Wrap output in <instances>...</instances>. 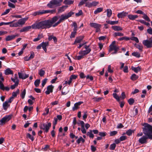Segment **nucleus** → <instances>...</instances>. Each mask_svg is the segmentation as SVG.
Returning a JSON list of instances; mask_svg holds the SVG:
<instances>
[{
  "label": "nucleus",
  "mask_w": 152,
  "mask_h": 152,
  "mask_svg": "<svg viewBox=\"0 0 152 152\" xmlns=\"http://www.w3.org/2000/svg\"><path fill=\"white\" fill-rule=\"evenodd\" d=\"M59 18L58 16H55L51 19L37 22L32 25V28L39 29L50 28L53 27V24L58 20Z\"/></svg>",
  "instance_id": "1"
},
{
  "label": "nucleus",
  "mask_w": 152,
  "mask_h": 152,
  "mask_svg": "<svg viewBox=\"0 0 152 152\" xmlns=\"http://www.w3.org/2000/svg\"><path fill=\"white\" fill-rule=\"evenodd\" d=\"M143 131L145 135L143 136L138 140L139 142L141 144L147 143L148 139L152 140V126L148 124H145Z\"/></svg>",
  "instance_id": "2"
},
{
  "label": "nucleus",
  "mask_w": 152,
  "mask_h": 152,
  "mask_svg": "<svg viewBox=\"0 0 152 152\" xmlns=\"http://www.w3.org/2000/svg\"><path fill=\"white\" fill-rule=\"evenodd\" d=\"M74 14V12L70 11L67 14L65 15H62L61 16V18L56 23L53 25V27H55L59 24L61 22H62L65 20L68 19L71 16Z\"/></svg>",
  "instance_id": "3"
},
{
  "label": "nucleus",
  "mask_w": 152,
  "mask_h": 152,
  "mask_svg": "<svg viewBox=\"0 0 152 152\" xmlns=\"http://www.w3.org/2000/svg\"><path fill=\"white\" fill-rule=\"evenodd\" d=\"M89 45L88 46L86 45H85L84 46V47L86 49V50H82L80 51L79 52V54H82L84 56L87 55L91 51L90 48H89Z\"/></svg>",
  "instance_id": "4"
},
{
  "label": "nucleus",
  "mask_w": 152,
  "mask_h": 152,
  "mask_svg": "<svg viewBox=\"0 0 152 152\" xmlns=\"http://www.w3.org/2000/svg\"><path fill=\"white\" fill-rule=\"evenodd\" d=\"M72 26H74V28L73 29V31L71 32L70 36V38H74L75 37V35L76 34L77 31V26L76 22H73Z\"/></svg>",
  "instance_id": "5"
},
{
  "label": "nucleus",
  "mask_w": 152,
  "mask_h": 152,
  "mask_svg": "<svg viewBox=\"0 0 152 152\" xmlns=\"http://www.w3.org/2000/svg\"><path fill=\"white\" fill-rule=\"evenodd\" d=\"M51 123H48L47 124H43L41 125L40 128L43 130H45V132L47 133L48 132L50 127L51 126Z\"/></svg>",
  "instance_id": "6"
},
{
  "label": "nucleus",
  "mask_w": 152,
  "mask_h": 152,
  "mask_svg": "<svg viewBox=\"0 0 152 152\" xmlns=\"http://www.w3.org/2000/svg\"><path fill=\"white\" fill-rule=\"evenodd\" d=\"M90 26L96 29V32H99L100 31V28H101V25L100 24L96 23H90Z\"/></svg>",
  "instance_id": "7"
},
{
  "label": "nucleus",
  "mask_w": 152,
  "mask_h": 152,
  "mask_svg": "<svg viewBox=\"0 0 152 152\" xmlns=\"http://www.w3.org/2000/svg\"><path fill=\"white\" fill-rule=\"evenodd\" d=\"M142 44L147 48H151L152 47V39L151 40H144L142 41Z\"/></svg>",
  "instance_id": "8"
},
{
  "label": "nucleus",
  "mask_w": 152,
  "mask_h": 152,
  "mask_svg": "<svg viewBox=\"0 0 152 152\" xmlns=\"http://www.w3.org/2000/svg\"><path fill=\"white\" fill-rule=\"evenodd\" d=\"M11 118V116L10 115H6L1 120V123L0 125H3L5 124L6 122L9 121Z\"/></svg>",
  "instance_id": "9"
},
{
  "label": "nucleus",
  "mask_w": 152,
  "mask_h": 152,
  "mask_svg": "<svg viewBox=\"0 0 152 152\" xmlns=\"http://www.w3.org/2000/svg\"><path fill=\"white\" fill-rule=\"evenodd\" d=\"M77 124L79 125L80 124L81 125V131L83 134H85L86 133V131L84 128L85 123L82 121L79 120V122H78Z\"/></svg>",
  "instance_id": "10"
},
{
  "label": "nucleus",
  "mask_w": 152,
  "mask_h": 152,
  "mask_svg": "<svg viewBox=\"0 0 152 152\" xmlns=\"http://www.w3.org/2000/svg\"><path fill=\"white\" fill-rule=\"evenodd\" d=\"M115 41H113L112 42L111 44L109 46V51L111 52L113 50L116 49H119V48L115 45Z\"/></svg>",
  "instance_id": "11"
},
{
  "label": "nucleus",
  "mask_w": 152,
  "mask_h": 152,
  "mask_svg": "<svg viewBox=\"0 0 152 152\" xmlns=\"http://www.w3.org/2000/svg\"><path fill=\"white\" fill-rule=\"evenodd\" d=\"M19 36V35L18 34L8 35L5 38V40L6 41H11L15 39L16 37H18Z\"/></svg>",
  "instance_id": "12"
},
{
  "label": "nucleus",
  "mask_w": 152,
  "mask_h": 152,
  "mask_svg": "<svg viewBox=\"0 0 152 152\" xmlns=\"http://www.w3.org/2000/svg\"><path fill=\"white\" fill-rule=\"evenodd\" d=\"M62 1V0H52L50 1V3L52 4L59 6L61 5L60 3Z\"/></svg>",
  "instance_id": "13"
},
{
  "label": "nucleus",
  "mask_w": 152,
  "mask_h": 152,
  "mask_svg": "<svg viewBox=\"0 0 152 152\" xmlns=\"http://www.w3.org/2000/svg\"><path fill=\"white\" fill-rule=\"evenodd\" d=\"M53 86L52 85L48 86H47V90L45 92V93L46 94H49L50 93H51L53 91Z\"/></svg>",
  "instance_id": "14"
},
{
  "label": "nucleus",
  "mask_w": 152,
  "mask_h": 152,
  "mask_svg": "<svg viewBox=\"0 0 152 152\" xmlns=\"http://www.w3.org/2000/svg\"><path fill=\"white\" fill-rule=\"evenodd\" d=\"M28 18H23L18 20V22L19 26H22L23 25H24L26 21L28 20Z\"/></svg>",
  "instance_id": "15"
},
{
  "label": "nucleus",
  "mask_w": 152,
  "mask_h": 152,
  "mask_svg": "<svg viewBox=\"0 0 152 152\" xmlns=\"http://www.w3.org/2000/svg\"><path fill=\"white\" fill-rule=\"evenodd\" d=\"M31 28H32V25L31 26L24 27L21 29L20 30V32H27L31 29Z\"/></svg>",
  "instance_id": "16"
},
{
  "label": "nucleus",
  "mask_w": 152,
  "mask_h": 152,
  "mask_svg": "<svg viewBox=\"0 0 152 152\" xmlns=\"http://www.w3.org/2000/svg\"><path fill=\"white\" fill-rule=\"evenodd\" d=\"M42 47L44 51L46 52L47 49L46 48V47L49 45V42H43L41 43Z\"/></svg>",
  "instance_id": "17"
},
{
  "label": "nucleus",
  "mask_w": 152,
  "mask_h": 152,
  "mask_svg": "<svg viewBox=\"0 0 152 152\" xmlns=\"http://www.w3.org/2000/svg\"><path fill=\"white\" fill-rule=\"evenodd\" d=\"M18 73L19 78L23 79H26L29 76L28 75L23 74L20 72H18Z\"/></svg>",
  "instance_id": "18"
},
{
  "label": "nucleus",
  "mask_w": 152,
  "mask_h": 152,
  "mask_svg": "<svg viewBox=\"0 0 152 152\" xmlns=\"http://www.w3.org/2000/svg\"><path fill=\"white\" fill-rule=\"evenodd\" d=\"M128 13L124 11L118 13V14L117 16L118 18H122L126 16L128 14Z\"/></svg>",
  "instance_id": "19"
},
{
  "label": "nucleus",
  "mask_w": 152,
  "mask_h": 152,
  "mask_svg": "<svg viewBox=\"0 0 152 152\" xmlns=\"http://www.w3.org/2000/svg\"><path fill=\"white\" fill-rule=\"evenodd\" d=\"M84 38L83 36H80L79 37H77L75 41L74 44H76L77 43H80L82 41Z\"/></svg>",
  "instance_id": "20"
},
{
  "label": "nucleus",
  "mask_w": 152,
  "mask_h": 152,
  "mask_svg": "<svg viewBox=\"0 0 152 152\" xmlns=\"http://www.w3.org/2000/svg\"><path fill=\"white\" fill-rule=\"evenodd\" d=\"M83 103V102H79L75 103L74 104V106L72 107L73 110L75 111L77 110L78 108V106Z\"/></svg>",
  "instance_id": "21"
},
{
  "label": "nucleus",
  "mask_w": 152,
  "mask_h": 152,
  "mask_svg": "<svg viewBox=\"0 0 152 152\" xmlns=\"http://www.w3.org/2000/svg\"><path fill=\"white\" fill-rule=\"evenodd\" d=\"M67 7V6H63L61 7H59L58 9V14L61 13L64 11L66 9Z\"/></svg>",
  "instance_id": "22"
},
{
  "label": "nucleus",
  "mask_w": 152,
  "mask_h": 152,
  "mask_svg": "<svg viewBox=\"0 0 152 152\" xmlns=\"http://www.w3.org/2000/svg\"><path fill=\"white\" fill-rule=\"evenodd\" d=\"M112 28L115 31H118L122 30V28L121 27L117 26H112Z\"/></svg>",
  "instance_id": "23"
},
{
  "label": "nucleus",
  "mask_w": 152,
  "mask_h": 152,
  "mask_svg": "<svg viewBox=\"0 0 152 152\" xmlns=\"http://www.w3.org/2000/svg\"><path fill=\"white\" fill-rule=\"evenodd\" d=\"M138 16L137 15H128V18L130 20H133L137 18Z\"/></svg>",
  "instance_id": "24"
},
{
  "label": "nucleus",
  "mask_w": 152,
  "mask_h": 152,
  "mask_svg": "<svg viewBox=\"0 0 152 152\" xmlns=\"http://www.w3.org/2000/svg\"><path fill=\"white\" fill-rule=\"evenodd\" d=\"M16 81L14 85H12L11 86V88L12 89H14L18 85L19 80L18 79V77H16Z\"/></svg>",
  "instance_id": "25"
},
{
  "label": "nucleus",
  "mask_w": 152,
  "mask_h": 152,
  "mask_svg": "<svg viewBox=\"0 0 152 152\" xmlns=\"http://www.w3.org/2000/svg\"><path fill=\"white\" fill-rule=\"evenodd\" d=\"M5 74L6 75L13 74V72L10 69L8 68L5 71Z\"/></svg>",
  "instance_id": "26"
},
{
  "label": "nucleus",
  "mask_w": 152,
  "mask_h": 152,
  "mask_svg": "<svg viewBox=\"0 0 152 152\" xmlns=\"http://www.w3.org/2000/svg\"><path fill=\"white\" fill-rule=\"evenodd\" d=\"M9 106L10 104H8V103L7 102V101H5L3 103V107L4 110H6Z\"/></svg>",
  "instance_id": "27"
},
{
  "label": "nucleus",
  "mask_w": 152,
  "mask_h": 152,
  "mask_svg": "<svg viewBox=\"0 0 152 152\" xmlns=\"http://www.w3.org/2000/svg\"><path fill=\"white\" fill-rule=\"evenodd\" d=\"M131 69L135 73H137L140 70V68L139 66L136 67H134V66H132L131 67Z\"/></svg>",
  "instance_id": "28"
},
{
  "label": "nucleus",
  "mask_w": 152,
  "mask_h": 152,
  "mask_svg": "<svg viewBox=\"0 0 152 152\" xmlns=\"http://www.w3.org/2000/svg\"><path fill=\"white\" fill-rule=\"evenodd\" d=\"M42 34H39L38 35V36L37 38L34 39L33 40L34 42H37L39 41L42 38Z\"/></svg>",
  "instance_id": "29"
},
{
  "label": "nucleus",
  "mask_w": 152,
  "mask_h": 152,
  "mask_svg": "<svg viewBox=\"0 0 152 152\" xmlns=\"http://www.w3.org/2000/svg\"><path fill=\"white\" fill-rule=\"evenodd\" d=\"M138 78V76L135 74H133L131 75L130 79L134 81L137 80Z\"/></svg>",
  "instance_id": "30"
},
{
  "label": "nucleus",
  "mask_w": 152,
  "mask_h": 152,
  "mask_svg": "<svg viewBox=\"0 0 152 152\" xmlns=\"http://www.w3.org/2000/svg\"><path fill=\"white\" fill-rule=\"evenodd\" d=\"M74 1L70 0H65L64 1V3L66 5H70L72 4Z\"/></svg>",
  "instance_id": "31"
},
{
  "label": "nucleus",
  "mask_w": 152,
  "mask_h": 152,
  "mask_svg": "<svg viewBox=\"0 0 152 152\" xmlns=\"http://www.w3.org/2000/svg\"><path fill=\"white\" fill-rule=\"evenodd\" d=\"M87 135L88 136L90 137L93 138L94 137V135L92 133V130H90L87 133Z\"/></svg>",
  "instance_id": "32"
},
{
  "label": "nucleus",
  "mask_w": 152,
  "mask_h": 152,
  "mask_svg": "<svg viewBox=\"0 0 152 152\" xmlns=\"http://www.w3.org/2000/svg\"><path fill=\"white\" fill-rule=\"evenodd\" d=\"M137 21L142 24H144L147 26H149L150 25V23H148L146 22L144 20H139Z\"/></svg>",
  "instance_id": "33"
},
{
  "label": "nucleus",
  "mask_w": 152,
  "mask_h": 152,
  "mask_svg": "<svg viewBox=\"0 0 152 152\" xmlns=\"http://www.w3.org/2000/svg\"><path fill=\"white\" fill-rule=\"evenodd\" d=\"M85 141V140L81 136L76 141V142L78 144H79L81 142H82L83 143Z\"/></svg>",
  "instance_id": "34"
},
{
  "label": "nucleus",
  "mask_w": 152,
  "mask_h": 152,
  "mask_svg": "<svg viewBox=\"0 0 152 152\" xmlns=\"http://www.w3.org/2000/svg\"><path fill=\"white\" fill-rule=\"evenodd\" d=\"M103 10V9L102 8H98L94 11V14H96L100 12H101Z\"/></svg>",
  "instance_id": "35"
},
{
  "label": "nucleus",
  "mask_w": 152,
  "mask_h": 152,
  "mask_svg": "<svg viewBox=\"0 0 152 152\" xmlns=\"http://www.w3.org/2000/svg\"><path fill=\"white\" fill-rule=\"evenodd\" d=\"M106 22L108 24L111 25H115L117 24L118 23V21H112L111 20H107Z\"/></svg>",
  "instance_id": "36"
},
{
  "label": "nucleus",
  "mask_w": 152,
  "mask_h": 152,
  "mask_svg": "<svg viewBox=\"0 0 152 152\" xmlns=\"http://www.w3.org/2000/svg\"><path fill=\"white\" fill-rule=\"evenodd\" d=\"M142 17L145 20L148 22H150L151 21L149 18L145 14V13H144V14L143 16H142Z\"/></svg>",
  "instance_id": "37"
},
{
  "label": "nucleus",
  "mask_w": 152,
  "mask_h": 152,
  "mask_svg": "<svg viewBox=\"0 0 152 152\" xmlns=\"http://www.w3.org/2000/svg\"><path fill=\"white\" fill-rule=\"evenodd\" d=\"M40 83V79H37L35 80L34 82V84L36 87H38Z\"/></svg>",
  "instance_id": "38"
},
{
  "label": "nucleus",
  "mask_w": 152,
  "mask_h": 152,
  "mask_svg": "<svg viewBox=\"0 0 152 152\" xmlns=\"http://www.w3.org/2000/svg\"><path fill=\"white\" fill-rule=\"evenodd\" d=\"M132 55L137 58H139L140 56V54L137 52H134L132 53Z\"/></svg>",
  "instance_id": "39"
},
{
  "label": "nucleus",
  "mask_w": 152,
  "mask_h": 152,
  "mask_svg": "<svg viewBox=\"0 0 152 152\" xmlns=\"http://www.w3.org/2000/svg\"><path fill=\"white\" fill-rule=\"evenodd\" d=\"M113 97L116 99L117 101L119 102L120 97L119 96L115 93H114L113 94Z\"/></svg>",
  "instance_id": "40"
},
{
  "label": "nucleus",
  "mask_w": 152,
  "mask_h": 152,
  "mask_svg": "<svg viewBox=\"0 0 152 152\" xmlns=\"http://www.w3.org/2000/svg\"><path fill=\"white\" fill-rule=\"evenodd\" d=\"M19 92L20 91L19 89H18L15 92H13L12 93V97H16L17 96V94L19 93Z\"/></svg>",
  "instance_id": "41"
},
{
  "label": "nucleus",
  "mask_w": 152,
  "mask_h": 152,
  "mask_svg": "<svg viewBox=\"0 0 152 152\" xmlns=\"http://www.w3.org/2000/svg\"><path fill=\"white\" fill-rule=\"evenodd\" d=\"M135 47L137 48L140 51L142 52V49L143 47L142 45H139L136 44Z\"/></svg>",
  "instance_id": "42"
},
{
  "label": "nucleus",
  "mask_w": 152,
  "mask_h": 152,
  "mask_svg": "<svg viewBox=\"0 0 152 152\" xmlns=\"http://www.w3.org/2000/svg\"><path fill=\"white\" fill-rule=\"evenodd\" d=\"M10 26L11 27H18L20 26L18 22L14 23L10 25Z\"/></svg>",
  "instance_id": "43"
},
{
  "label": "nucleus",
  "mask_w": 152,
  "mask_h": 152,
  "mask_svg": "<svg viewBox=\"0 0 152 152\" xmlns=\"http://www.w3.org/2000/svg\"><path fill=\"white\" fill-rule=\"evenodd\" d=\"M112 13V10H111L110 9H108L107 10V16L109 18L110 17Z\"/></svg>",
  "instance_id": "44"
},
{
  "label": "nucleus",
  "mask_w": 152,
  "mask_h": 152,
  "mask_svg": "<svg viewBox=\"0 0 152 152\" xmlns=\"http://www.w3.org/2000/svg\"><path fill=\"white\" fill-rule=\"evenodd\" d=\"M134 130L131 129L128 130L126 132V134L128 136H130L132 134V133L134 132Z\"/></svg>",
  "instance_id": "45"
},
{
  "label": "nucleus",
  "mask_w": 152,
  "mask_h": 152,
  "mask_svg": "<svg viewBox=\"0 0 152 152\" xmlns=\"http://www.w3.org/2000/svg\"><path fill=\"white\" fill-rule=\"evenodd\" d=\"M38 73L40 76L42 77L44 75L45 72L44 70L40 69L39 70Z\"/></svg>",
  "instance_id": "46"
},
{
  "label": "nucleus",
  "mask_w": 152,
  "mask_h": 152,
  "mask_svg": "<svg viewBox=\"0 0 152 152\" xmlns=\"http://www.w3.org/2000/svg\"><path fill=\"white\" fill-rule=\"evenodd\" d=\"M38 15H42L43 14H46L47 13V11H46V10H39L38 11Z\"/></svg>",
  "instance_id": "47"
},
{
  "label": "nucleus",
  "mask_w": 152,
  "mask_h": 152,
  "mask_svg": "<svg viewBox=\"0 0 152 152\" xmlns=\"http://www.w3.org/2000/svg\"><path fill=\"white\" fill-rule=\"evenodd\" d=\"M26 137L27 138H29V139L33 141L34 140V137L32 136L31 134H30L29 133H27L26 134Z\"/></svg>",
  "instance_id": "48"
},
{
  "label": "nucleus",
  "mask_w": 152,
  "mask_h": 152,
  "mask_svg": "<svg viewBox=\"0 0 152 152\" xmlns=\"http://www.w3.org/2000/svg\"><path fill=\"white\" fill-rule=\"evenodd\" d=\"M116 146V145L115 143H113L110 145V150H113L115 149Z\"/></svg>",
  "instance_id": "49"
},
{
  "label": "nucleus",
  "mask_w": 152,
  "mask_h": 152,
  "mask_svg": "<svg viewBox=\"0 0 152 152\" xmlns=\"http://www.w3.org/2000/svg\"><path fill=\"white\" fill-rule=\"evenodd\" d=\"M128 102L130 105H132L134 102V100L133 98H130L128 100Z\"/></svg>",
  "instance_id": "50"
},
{
  "label": "nucleus",
  "mask_w": 152,
  "mask_h": 152,
  "mask_svg": "<svg viewBox=\"0 0 152 152\" xmlns=\"http://www.w3.org/2000/svg\"><path fill=\"white\" fill-rule=\"evenodd\" d=\"M124 34L123 33H120V32H115L114 33V36L115 37L119 36H123L124 35Z\"/></svg>",
  "instance_id": "51"
},
{
  "label": "nucleus",
  "mask_w": 152,
  "mask_h": 152,
  "mask_svg": "<svg viewBox=\"0 0 152 152\" xmlns=\"http://www.w3.org/2000/svg\"><path fill=\"white\" fill-rule=\"evenodd\" d=\"M26 93V90L25 89L23 90V91L21 92V96L22 99H24L25 97Z\"/></svg>",
  "instance_id": "52"
},
{
  "label": "nucleus",
  "mask_w": 152,
  "mask_h": 152,
  "mask_svg": "<svg viewBox=\"0 0 152 152\" xmlns=\"http://www.w3.org/2000/svg\"><path fill=\"white\" fill-rule=\"evenodd\" d=\"M130 39L135 41L137 43H138L139 42L138 39L137 37H132L130 38Z\"/></svg>",
  "instance_id": "53"
},
{
  "label": "nucleus",
  "mask_w": 152,
  "mask_h": 152,
  "mask_svg": "<svg viewBox=\"0 0 152 152\" xmlns=\"http://www.w3.org/2000/svg\"><path fill=\"white\" fill-rule=\"evenodd\" d=\"M99 4V2L96 1H94L91 2V7H92L95 6Z\"/></svg>",
  "instance_id": "54"
},
{
  "label": "nucleus",
  "mask_w": 152,
  "mask_h": 152,
  "mask_svg": "<svg viewBox=\"0 0 152 152\" xmlns=\"http://www.w3.org/2000/svg\"><path fill=\"white\" fill-rule=\"evenodd\" d=\"M129 39H130V38L129 37H122L118 39V40H120V41H121L125 39L126 40H129Z\"/></svg>",
  "instance_id": "55"
},
{
  "label": "nucleus",
  "mask_w": 152,
  "mask_h": 152,
  "mask_svg": "<svg viewBox=\"0 0 152 152\" xmlns=\"http://www.w3.org/2000/svg\"><path fill=\"white\" fill-rule=\"evenodd\" d=\"M80 55V56H75L76 58H75V59L79 60L81 59L82 58H83V57L84 56H83L82 54Z\"/></svg>",
  "instance_id": "56"
},
{
  "label": "nucleus",
  "mask_w": 152,
  "mask_h": 152,
  "mask_svg": "<svg viewBox=\"0 0 152 152\" xmlns=\"http://www.w3.org/2000/svg\"><path fill=\"white\" fill-rule=\"evenodd\" d=\"M118 133V132L116 131H112L110 133V136H113L116 135Z\"/></svg>",
  "instance_id": "57"
},
{
  "label": "nucleus",
  "mask_w": 152,
  "mask_h": 152,
  "mask_svg": "<svg viewBox=\"0 0 152 152\" xmlns=\"http://www.w3.org/2000/svg\"><path fill=\"white\" fill-rule=\"evenodd\" d=\"M93 99H94L95 101L98 102H99L101 100L103 99V98L102 97H95L93 98Z\"/></svg>",
  "instance_id": "58"
},
{
  "label": "nucleus",
  "mask_w": 152,
  "mask_h": 152,
  "mask_svg": "<svg viewBox=\"0 0 152 152\" xmlns=\"http://www.w3.org/2000/svg\"><path fill=\"white\" fill-rule=\"evenodd\" d=\"M49 108L48 107L46 108L45 109V111L46 112V113H43L42 115H47L49 112Z\"/></svg>",
  "instance_id": "59"
},
{
  "label": "nucleus",
  "mask_w": 152,
  "mask_h": 152,
  "mask_svg": "<svg viewBox=\"0 0 152 152\" xmlns=\"http://www.w3.org/2000/svg\"><path fill=\"white\" fill-rule=\"evenodd\" d=\"M77 77V76L74 75H71L69 78L70 80H73L75 79Z\"/></svg>",
  "instance_id": "60"
},
{
  "label": "nucleus",
  "mask_w": 152,
  "mask_h": 152,
  "mask_svg": "<svg viewBox=\"0 0 152 152\" xmlns=\"http://www.w3.org/2000/svg\"><path fill=\"white\" fill-rule=\"evenodd\" d=\"M48 79L47 78H45L42 81V86L43 87L46 83Z\"/></svg>",
  "instance_id": "61"
},
{
  "label": "nucleus",
  "mask_w": 152,
  "mask_h": 152,
  "mask_svg": "<svg viewBox=\"0 0 152 152\" xmlns=\"http://www.w3.org/2000/svg\"><path fill=\"white\" fill-rule=\"evenodd\" d=\"M11 10V9H7L4 12H3V13H2L1 14V15H4L7 14L10 12V10Z\"/></svg>",
  "instance_id": "62"
},
{
  "label": "nucleus",
  "mask_w": 152,
  "mask_h": 152,
  "mask_svg": "<svg viewBox=\"0 0 152 152\" xmlns=\"http://www.w3.org/2000/svg\"><path fill=\"white\" fill-rule=\"evenodd\" d=\"M127 139V137L126 136H122L120 137V140L121 141L125 140Z\"/></svg>",
  "instance_id": "63"
},
{
  "label": "nucleus",
  "mask_w": 152,
  "mask_h": 152,
  "mask_svg": "<svg viewBox=\"0 0 152 152\" xmlns=\"http://www.w3.org/2000/svg\"><path fill=\"white\" fill-rule=\"evenodd\" d=\"M8 6L10 7L14 8H15V6L10 2L9 1L8 2Z\"/></svg>",
  "instance_id": "64"
}]
</instances>
